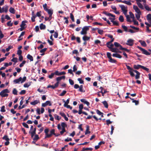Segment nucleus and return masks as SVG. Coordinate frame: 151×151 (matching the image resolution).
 I'll list each match as a JSON object with an SVG mask.
<instances>
[{
  "mask_svg": "<svg viewBox=\"0 0 151 151\" xmlns=\"http://www.w3.org/2000/svg\"><path fill=\"white\" fill-rule=\"evenodd\" d=\"M126 65L127 69L129 70V72L131 76L132 77L134 76V74L133 73V72L136 73V75L135 76V79H138L140 78V73L137 71V70H134L133 68H131L126 63H124Z\"/></svg>",
  "mask_w": 151,
  "mask_h": 151,
  "instance_id": "nucleus-1",
  "label": "nucleus"
},
{
  "mask_svg": "<svg viewBox=\"0 0 151 151\" xmlns=\"http://www.w3.org/2000/svg\"><path fill=\"white\" fill-rule=\"evenodd\" d=\"M49 131V130L48 128H46L45 129L44 132L45 133V139L50 137L52 135H54L55 137H58L60 135L59 134H56L55 133V130L54 129H52L50 131V134H48Z\"/></svg>",
  "mask_w": 151,
  "mask_h": 151,
  "instance_id": "nucleus-2",
  "label": "nucleus"
},
{
  "mask_svg": "<svg viewBox=\"0 0 151 151\" xmlns=\"http://www.w3.org/2000/svg\"><path fill=\"white\" fill-rule=\"evenodd\" d=\"M107 57L109 59L108 61L112 63H116L117 62L116 60L112 58L111 57V53L109 52H107L106 53Z\"/></svg>",
  "mask_w": 151,
  "mask_h": 151,
  "instance_id": "nucleus-3",
  "label": "nucleus"
},
{
  "mask_svg": "<svg viewBox=\"0 0 151 151\" xmlns=\"http://www.w3.org/2000/svg\"><path fill=\"white\" fill-rule=\"evenodd\" d=\"M9 93V91L8 89H5L0 92V96L2 97L8 96V94L5 93Z\"/></svg>",
  "mask_w": 151,
  "mask_h": 151,
  "instance_id": "nucleus-4",
  "label": "nucleus"
},
{
  "mask_svg": "<svg viewBox=\"0 0 151 151\" xmlns=\"http://www.w3.org/2000/svg\"><path fill=\"white\" fill-rule=\"evenodd\" d=\"M90 26H85L84 27L82 31L81 32V34L82 35H85L87 33V31L89 30Z\"/></svg>",
  "mask_w": 151,
  "mask_h": 151,
  "instance_id": "nucleus-5",
  "label": "nucleus"
},
{
  "mask_svg": "<svg viewBox=\"0 0 151 151\" xmlns=\"http://www.w3.org/2000/svg\"><path fill=\"white\" fill-rule=\"evenodd\" d=\"M74 88L75 89H77L79 88L78 91L81 92H85V90H83V86L81 85L80 86L77 84H75L74 85Z\"/></svg>",
  "mask_w": 151,
  "mask_h": 151,
  "instance_id": "nucleus-6",
  "label": "nucleus"
},
{
  "mask_svg": "<svg viewBox=\"0 0 151 151\" xmlns=\"http://www.w3.org/2000/svg\"><path fill=\"white\" fill-rule=\"evenodd\" d=\"M119 6L121 8V10L124 14L126 15L127 12V7H125L123 5H119Z\"/></svg>",
  "mask_w": 151,
  "mask_h": 151,
  "instance_id": "nucleus-7",
  "label": "nucleus"
},
{
  "mask_svg": "<svg viewBox=\"0 0 151 151\" xmlns=\"http://www.w3.org/2000/svg\"><path fill=\"white\" fill-rule=\"evenodd\" d=\"M137 47L142 52V53L146 55H150V53L148 52L147 50L141 47L138 46Z\"/></svg>",
  "mask_w": 151,
  "mask_h": 151,
  "instance_id": "nucleus-8",
  "label": "nucleus"
},
{
  "mask_svg": "<svg viewBox=\"0 0 151 151\" xmlns=\"http://www.w3.org/2000/svg\"><path fill=\"white\" fill-rule=\"evenodd\" d=\"M47 105L49 106L52 105V104L49 101H47L45 103H42V106L43 107H45Z\"/></svg>",
  "mask_w": 151,
  "mask_h": 151,
  "instance_id": "nucleus-9",
  "label": "nucleus"
},
{
  "mask_svg": "<svg viewBox=\"0 0 151 151\" xmlns=\"http://www.w3.org/2000/svg\"><path fill=\"white\" fill-rule=\"evenodd\" d=\"M36 128L35 127L32 131H29V134H31V138H33L34 135L36 134Z\"/></svg>",
  "mask_w": 151,
  "mask_h": 151,
  "instance_id": "nucleus-10",
  "label": "nucleus"
},
{
  "mask_svg": "<svg viewBox=\"0 0 151 151\" xmlns=\"http://www.w3.org/2000/svg\"><path fill=\"white\" fill-rule=\"evenodd\" d=\"M134 44V40L132 39H129L127 41V43H126V45L129 46H132Z\"/></svg>",
  "mask_w": 151,
  "mask_h": 151,
  "instance_id": "nucleus-11",
  "label": "nucleus"
},
{
  "mask_svg": "<svg viewBox=\"0 0 151 151\" xmlns=\"http://www.w3.org/2000/svg\"><path fill=\"white\" fill-rule=\"evenodd\" d=\"M55 75L57 76H61L63 75H65L66 74L65 72L63 71L61 72H59L58 71H55Z\"/></svg>",
  "mask_w": 151,
  "mask_h": 151,
  "instance_id": "nucleus-12",
  "label": "nucleus"
},
{
  "mask_svg": "<svg viewBox=\"0 0 151 151\" xmlns=\"http://www.w3.org/2000/svg\"><path fill=\"white\" fill-rule=\"evenodd\" d=\"M22 80V78L21 77H20L18 79H16L14 80L13 82L15 83H18Z\"/></svg>",
  "mask_w": 151,
  "mask_h": 151,
  "instance_id": "nucleus-13",
  "label": "nucleus"
},
{
  "mask_svg": "<svg viewBox=\"0 0 151 151\" xmlns=\"http://www.w3.org/2000/svg\"><path fill=\"white\" fill-rule=\"evenodd\" d=\"M81 101L84 104L87 105L88 106H89L90 105V103L88 101H86L85 99H82L81 100Z\"/></svg>",
  "mask_w": 151,
  "mask_h": 151,
  "instance_id": "nucleus-14",
  "label": "nucleus"
},
{
  "mask_svg": "<svg viewBox=\"0 0 151 151\" xmlns=\"http://www.w3.org/2000/svg\"><path fill=\"white\" fill-rule=\"evenodd\" d=\"M142 66L140 65H133V68L135 69L138 70L139 68H142Z\"/></svg>",
  "mask_w": 151,
  "mask_h": 151,
  "instance_id": "nucleus-15",
  "label": "nucleus"
},
{
  "mask_svg": "<svg viewBox=\"0 0 151 151\" xmlns=\"http://www.w3.org/2000/svg\"><path fill=\"white\" fill-rule=\"evenodd\" d=\"M112 56L119 58H122V56L118 53H113L112 54Z\"/></svg>",
  "mask_w": 151,
  "mask_h": 151,
  "instance_id": "nucleus-16",
  "label": "nucleus"
},
{
  "mask_svg": "<svg viewBox=\"0 0 151 151\" xmlns=\"http://www.w3.org/2000/svg\"><path fill=\"white\" fill-rule=\"evenodd\" d=\"M89 127L88 125H87L86 126V129L85 132V134L86 135L90 134L91 133V132L89 131Z\"/></svg>",
  "mask_w": 151,
  "mask_h": 151,
  "instance_id": "nucleus-17",
  "label": "nucleus"
},
{
  "mask_svg": "<svg viewBox=\"0 0 151 151\" xmlns=\"http://www.w3.org/2000/svg\"><path fill=\"white\" fill-rule=\"evenodd\" d=\"M110 50L112 52L117 53L118 52V49L116 48L110 47Z\"/></svg>",
  "mask_w": 151,
  "mask_h": 151,
  "instance_id": "nucleus-18",
  "label": "nucleus"
},
{
  "mask_svg": "<svg viewBox=\"0 0 151 151\" xmlns=\"http://www.w3.org/2000/svg\"><path fill=\"white\" fill-rule=\"evenodd\" d=\"M92 117H93L96 120V121H98V119L97 118V117L95 116H88L86 118V119H90Z\"/></svg>",
  "mask_w": 151,
  "mask_h": 151,
  "instance_id": "nucleus-19",
  "label": "nucleus"
},
{
  "mask_svg": "<svg viewBox=\"0 0 151 151\" xmlns=\"http://www.w3.org/2000/svg\"><path fill=\"white\" fill-rule=\"evenodd\" d=\"M65 76H63L57 77L56 78V80L57 81L59 82V81L61 80L62 79L64 80L65 79Z\"/></svg>",
  "mask_w": 151,
  "mask_h": 151,
  "instance_id": "nucleus-20",
  "label": "nucleus"
},
{
  "mask_svg": "<svg viewBox=\"0 0 151 151\" xmlns=\"http://www.w3.org/2000/svg\"><path fill=\"white\" fill-rule=\"evenodd\" d=\"M34 136V137H33V138H32L33 140L37 141L39 139V137L38 135L35 134Z\"/></svg>",
  "mask_w": 151,
  "mask_h": 151,
  "instance_id": "nucleus-21",
  "label": "nucleus"
},
{
  "mask_svg": "<svg viewBox=\"0 0 151 151\" xmlns=\"http://www.w3.org/2000/svg\"><path fill=\"white\" fill-rule=\"evenodd\" d=\"M90 37H88L86 36H84L82 37L83 40L84 41H86L90 39Z\"/></svg>",
  "mask_w": 151,
  "mask_h": 151,
  "instance_id": "nucleus-22",
  "label": "nucleus"
},
{
  "mask_svg": "<svg viewBox=\"0 0 151 151\" xmlns=\"http://www.w3.org/2000/svg\"><path fill=\"white\" fill-rule=\"evenodd\" d=\"M9 11L11 13L14 14L15 13L16 11L14 8H13L12 7H11L9 9Z\"/></svg>",
  "mask_w": 151,
  "mask_h": 151,
  "instance_id": "nucleus-23",
  "label": "nucleus"
},
{
  "mask_svg": "<svg viewBox=\"0 0 151 151\" xmlns=\"http://www.w3.org/2000/svg\"><path fill=\"white\" fill-rule=\"evenodd\" d=\"M45 11L48 13L49 14L52 15L53 13V10L51 9H47V10H46Z\"/></svg>",
  "mask_w": 151,
  "mask_h": 151,
  "instance_id": "nucleus-24",
  "label": "nucleus"
},
{
  "mask_svg": "<svg viewBox=\"0 0 151 151\" xmlns=\"http://www.w3.org/2000/svg\"><path fill=\"white\" fill-rule=\"evenodd\" d=\"M114 45L116 47L121 48L122 45L119 43L115 42L114 43Z\"/></svg>",
  "mask_w": 151,
  "mask_h": 151,
  "instance_id": "nucleus-25",
  "label": "nucleus"
},
{
  "mask_svg": "<svg viewBox=\"0 0 151 151\" xmlns=\"http://www.w3.org/2000/svg\"><path fill=\"white\" fill-rule=\"evenodd\" d=\"M78 113L79 114H81L82 113L86 115H88V114L86 112L82 111V110L79 109Z\"/></svg>",
  "mask_w": 151,
  "mask_h": 151,
  "instance_id": "nucleus-26",
  "label": "nucleus"
},
{
  "mask_svg": "<svg viewBox=\"0 0 151 151\" xmlns=\"http://www.w3.org/2000/svg\"><path fill=\"white\" fill-rule=\"evenodd\" d=\"M146 18L148 21H151V14H148L146 16Z\"/></svg>",
  "mask_w": 151,
  "mask_h": 151,
  "instance_id": "nucleus-27",
  "label": "nucleus"
},
{
  "mask_svg": "<svg viewBox=\"0 0 151 151\" xmlns=\"http://www.w3.org/2000/svg\"><path fill=\"white\" fill-rule=\"evenodd\" d=\"M27 58L30 61H33V58L32 56L29 54L27 55Z\"/></svg>",
  "mask_w": 151,
  "mask_h": 151,
  "instance_id": "nucleus-28",
  "label": "nucleus"
},
{
  "mask_svg": "<svg viewBox=\"0 0 151 151\" xmlns=\"http://www.w3.org/2000/svg\"><path fill=\"white\" fill-rule=\"evenodd\" d=\"M27 22V21L26 20L23 21L22 22L21 24L20 25V26L21 27H24V26L26 25L25 23Z\"/></svg>",
  "mask_w": 151,
  "mask_h": 151,
  "instance_id": "nucleus-29",
  "label": "nucleus"
},
{
  "mask_svg": "<svg viewBox=\"0 0 151 151\" xmlns=\"http://www.w3.org/2000/svg\"><path fill=\"white\" fill-rule=\"evenodd\" d=\"M70 99V98H68L67 100L66 101L64 100V99L63 100V102L65 103L64 104V106H66V105H68V104L69 103Z\"/></svg>",
  "mask_w": 151,
  "mask_h": 151,
  "instance_id": "nucleus-30",
  "label": "nucleus"
},
{
  "mask_svg": "<svg viewBox=\"0 0 151 151\" xmlns=\"http://www.w3.org/2000/svg\"><path fill=\"white\" fill-rule=\"evenodd\" d=\"M40 27L41 29H44L46 28V26L43 23H41L40 24Z\"/></svg>",
  "mask_w": 151,
  "mask_h": 151,
  "instance_id": "nucleus-31",
  "label": "nucleus"
},
{
  "mask_svg": "<svg viewBox=\"0 0 151 151\" xmlns=\"http://www.w3.org/2000/svg\"><path fill=\"white\" fill-rule=\"evenodd\" d=\"M32 82H29L25 83L24 85V87L25 88L28 87L31 84Z\"/></svg>",
  "mask_w": 151,
  "mask_h": 151,
  "instance_id": "nucleus-32",
  "label": "nucleus"
},
{
  "mask_svg": "<svg viewBox=\"0 0 151 151\" xmlns=\"http://www.w3.org/2000/svg\"><path fill=\"white\" fill-rule=\"evenodd\" d=\"M38 103H39V101L37 100H35L34 101L30 103V104L33 105H35L37 104Z\"/></svg>",
  "mask_w": 151,
  "mask_h": 151,
  "instance_id": "nucleus-33",
  "label": "nucleus"
},
{
  "mask_svg": "<svg viewBox=\"0 0 151 151\" xmlns=\"http://www.w3.org/2000/svg\"><path fill=\"white\" fill-rule=\"evenodd\" d=\"M139 42L142 46L144 47L146 46L147 45L145 41H142V40H140Z\"/></svg>",
  "mask_w": 151,
  "mask_h": 151,
  "instance_id": "nucleus-34",
  "label": "nucleus"
},
{
  "mask_svg": "<svg viewBox=\"0 0 151 151\" xmlns=\"http://www.w3.org/2000/svg\"><path fill=\"white\" fill-rule=\"evenodd\" d=\"M102 104L104 105V107L106 108H107L108 107V104L107 102L106 101H104L102 102Z\"/></svg>",
  "mask_w": 151,
  "mask_h": 151,
  "instance_id": "nucleus-35",
  "label": "nucleus"
},
{
  "mask_svg": "<svg viewBox=\"0 0 151 151\" xmlns=\"http://www.w3.org/2000/svg\"><path fill=\"white\" fill-rule=\"evenodd\" d=\"M129 14L130 17L132 19V20L135 19L133 13L132 12H129Z\"/></svg>",
  "mask_w": 151,
  "mask_h": 151,
  "instance_id": "nucleus-36",
  "label": "nucleus"
},
{
  "mask_svg": "<svg viewBox=\"0 0 151 151\" xmlns=\"http://www.w3.org/2000/svg\"><path fill=\"white\" fill-rule=\"evenodd\" d=\"M83 151H86V150H90V151H92L93 150V148H91V147H89V148H88V147L85 148V147H84V148H83Z\"/></svg>",
  "mask_w": 151,
  "mask_h": 151,
  "instance_id": "nucleus-37",
  "label": "nucleus"
},
{
  "mask_svg": "<svg viewBox=\"0 0 151 151\" xmlns=\"http://www.w3.org/2000/svg\"><path fill=\"white\" fill-rule=\"evenodd\" d=\"M137 4L139 8L142 9H144L143 6L141 3L140 2H137Z\"/></svg>",
  "mask_w": 151,
  "mask_h": 151,
  "instance_id": "nucleus-38",
  "label": "nucleus"
},
{
  "mask_svg": "<svg viewBox=\"0 0 151 151\" xmlns=\"http://www.w3.org/2000/svg\"><path fill=\"white\" fill-rule=\"evenodd\" d=\"M3 139L5 140L6 141H9V139L8 138V136L7 135H4L2 138Z\"/></svg>",
  "mask_w": 151,
  "mask_h": 151,
  "instance_id": "nucleus-39",
  "label": "nucleus"
},
{
  "mask_svg": "<svg viewBox=\"0 0 151 151\" xmlns=\"http://www.w3.org/2000/svg\"><path fill=\"white\" fill-rule=\"evenodd\" d=\"M111 21L113 23V24L114 25H116L117 26H118L119 25V23L116 21L111 20Z\"/></svg>",
  "mask_w": 151,
  "mask_h": 151,
  "instance_id": "nucleus-40",
  "label": "nucleus"
},
{
  "mask_svg": "<svg viewBox=\"0 0 151 151\" xmlns=\"http://www.w3.org/2000/svg\"><path fill=\"white\" fill-rule=\"evenodd\" d=\"M70 17L71 19V20H72V21L73 22H75L74 18V16L72 13H70Z\"/></svg>",
  "mask_w": 151,
  "mask_h": 151,
  "instance_id": "nucleus-41",
  "label": "nucleus"
},
{
  "mask_svg": "<svg viewBox=\"0 0 151 151\" xmlns=\"http://www.w3.org/2000/svg\"><path fill=\"white\" fill-rule=\"evenodd\" d=\"M119 20L121 22H123L124 21V19L122 15H120L119 17Z\"/></svg>",
  "mask_w": 151,
  "mask_h": 151,
  "instance_id": "nucleus-42",
  "label": "nucleus"
},
{
  "mask_svg": "<svg viewBox=\"0 0 151 151\" xmlns=\"http://www.w3.org/2000/svg\"><path fill=\"white\" fill-rule=\"evenodd\" d=\"M4 12H5L6 13L8 12L9 6H4Z\"/></svg>",
  "mask_w": 151,
  "mask_h": 151,
  "instance_id": "nucleus-43",
  "label": "nucleus"
},
{
  "mask_svg": "<svg viewBox=\"0 0 151 151\" xmlns=\"http://www.w3.org/2000/svg\"><path fill=\"white\" fill-rule=\"evenodd\" d=\"M126 17L127 18V20L128 22H131L132 21L131 20L130 17L129 15H127L126 16Z\"/></svg>",
  "mask_w": 151,
  "mask_h": 151,
  "instance_id": "nucleus-44",
  "label": "nucleus"
},
{
  "mask_svg": "<svg viewBox=\"0 0 151 151\" xmlns=\"http://www.w3.org/2000/svg\"><path fill=\"white\" fill-rule=\"evenodd\" d=\"M122 3L126 4L127 5H132V3L129 1H122Z\"/></svg>",
  "mask_w": 151,
  "mask_h": 151,
  "instance_id": "nucleus-45",
  "label": "nucleus"
},
{
  "mask_svg": "<svg viewBox=\"0 0 151 151\" xmlns=\"http://www.w3.org/2000/svg\"><path fill=\"white\" fill-rule=\"evenodd\" d=\"M141 14L140 13H136L135 14L137 20H139L140 17V15Z\"/></svg>",
  "mask_w": 151,
  "mask_h": 151,
  "instance_id": "nucleus-46",
  "label": "nucleus"
},
{
  "mask_svg": "<svg viewBox=\"0 0 151 151\" xmlns=\"http://www.w3.org/2000/svg\"><path fill=\"white\" fill-rule=\"evenodd\" d=\"M61 126L62 127V128H65V127H67V124L64 122H62L61 123Z\"/></svg>",
  "mask_w": 151,
  "mask_h": 151,
  "instance_id": "nucleus-47",
  "label": "nucleus"
},
{
  "mask_svg": "<svg viewBox=\"0 0 151 151\" xmlns=\"http://www.w3.org/2000/svg\"><path fill=\"white\" fill-rule=\"evenodd\" d=\"M12 93L15 95L17 94V91L16 88H14L12 91Z\"/></svg>",
  "mask_w": 151,
  "mask_h": 151,
  "instance_id": "nucleus-48",
  "label": "nucleus"
},
{
  "mask_svg": "<svg viewBox=\"0 0 151 151\" xmlns=\"http://www.w3.org/2000/svg\"><path fill=\"white\" fill-rule=\"evenodd\" d=\"M13 47L12 46L9 45L8 47L6 49V50L7 52H8L10 49L13 48Z\"/></svg>",
  "mask_w": 151,
  "mask_h": 151,
  "instance_id": "nucleus-49",
  "label": "nucleus"
},
{
  "mask_svg": "<svg viewBox=\"0 0 151 151\" xmlns=\"http://www.w3.org/2000/svg\"><path fill=\"white\" fill-rule=\"evenodd\" d=\"M80 84H84V81L81 78H78L77 79Z\"/></svg>",
  "mask_w": 151,
  "mask_h": 151,
  "instance_id": "nucleus-50",
  "label": "nucleus"
},
{
  "mask_svg": "<svg viewBox=\"0 0 151 151\" xmlns=\"http://www.w3.org/2000/svg\"><path fill=\"white\" fill-rule=\"evenodd\" d=\"M59 116L57 115V114H55L54 115V117L55 119L58 120H59L61 118V117L59 118Z\"/></svg>",
  "mask_w": 151,
  "mask_h": 151,
  "instance_id": "nucleus-51",
  "label": "nucleus"
},
{
  "mask_svg": "<svg viewBox=\"0 0 151 151\" xmlns=\"http://www.w3.org/2000/svg\"><path fill=\"white\" fill-rule=\"evenodd\" d=\"M55 73H52L50 75H49L48 76V78L50 79L52 78L55 75Z\"/></svg>",
  "mask_w": 151,
  "mask_h": 151,
  "instance_id": "nucleus-52",
  "label": "nucleus"
},
{
  "mask_svg": "<svg viewBox=\"0 0 151 151\" xmlns=\"http://www.w3.org/2000/svg\"><path fill=\"white\" fill-rule=\"evenodd\" d=\"M26 63V61H25V60H24L22 61V63H21L20 65H19V67L21 68V67H22L23 66H24V65Z\"/></svg>",
  "mask_w": 151,
  "mask_h": 151,
  "instance_id": "nucleus-53",
  "label": "nucleus"
},
{
  "mask_svg": "<svg viewBox=\"0 0 151 151\" xmlns=\"http://www.w3.org/2000/svg\"><path fill=\"white\" fill-rule=\"evenodd\" d=\"M7 24L8 26L12 27L13 25V23H11V21H10L7 22Z\"/></svg>",
  "mask_w": 151,
  "mask_h": 151,
  "instance_id": "nucleus-54",
  "label": "nucleus"
},
{
  "mask_svg": "<svg viewBox=\"0 0 151 151\" xmlns=\"http://www.w3.org/2000/svg\"><path fill=\"white\" fill-rule=\"evenodd\" d=\"M103 30L102 29H98V32L99 34L101 35L103 34Z\"/></svg>",
  "mask_w": 151,
  "mask_h": 151,
  "instance_id": "nucleus-55",
  "label": "nucleus"
},
{
  "mask_svg": "<svg viewBox=\"0 0 151 151\" xmlns=\"http://www.w3.org/2000/svg\"><path fill=\"white\" fill-rule=\"evenodd\" d=\"M23 126L25 128H29V127L28 124L25 122H23L22 123Z\"/></svg>",
  "mask_w": 151,
  "mask_h": 151,
  "instance_id": "nucleus-56",
  "label": "nucleus"
},
{
  "mask_svg": "<svg viewBox=\"0 0 151 151\" xmlns=\"http://www.w3.org/2000/svg\"><path fill=\"white\" fill-rule=\"evenodd\" d=\"M27 78L26 76H24L23 78H22V80L21 81V83H23L26 80Z\"/></svg>",
  "mask_w": 151,
  "mask_h": 151,
  "instance_id": "nucleus-57",
  "label": "nucleus"
},
{
  "mask_svg": "<svg viewBox=\"0 0 151 151\" xmlns=\"http://www.w3.org/2000/svg\"><path fill=\"white\" fill-rule=\"evenodd\" d=\"M5 106H3L1 107V111L2 112H5L6 111V110L5 109Z\"/></svg>",
  "mask_w": 151,
  "mask_h": 151,
  "instance_id": "nucleus-58",
  "label": "nucleus"
},
{
  "mask_svg": "<svg viewBox=\"0 0 151 151\" xmlns=\"http://www.w3.org/2000/svg\"><path fill=\"white\" fill-rule=\"evenodd\" d=\"M122 28L124 29V31L126 32L127 31V28L126 26L125 25H122Z\"/></svg>",
  "mask_w": 151,
  "mask_h": 151,
  "instance_id": "nucleus-59",
  "label": "nucleus"
},
{
  "mask_svg": "<svg viewBox=\"0 0 151 151\" xmlns=\"http://www.w3.org/2000/svg\"><path fill=\"white\" fill-rule=\"evenodd\" d=\"M66 91H63L62 93L60 94L59 96H63L66 93Z\"/></svg>",
  "mask_w": 151,
  "mask_h": 151,
  "instance_id": "nucleus-60",
  "label": "nucleus"
},
{
  "mask_svg": "<svg viewBox=\"0 0 151 151\" xmlns=\"http://www.w3.org/2000/svg\"><path fill=\"white\" fill-rule=\"evenodd\" d=\"M96 112L99 115H101L102 114H103V113L101 112L99 110L97 109L96 111Z\"/></svg>",
  "mask_w": 151,
  "mask_h": 151,
  "instance_id": "nucleus-61",
  "label": "nucleus"
},
{
  "mask_svg": "<svg viewBox=\"0 0 151 151\" xmlns=\"http://www.w3.org/2000/svg\"><path fill=\"white\" fill-rule=\"evenodd\" d=\"M53 36L55 38H57L58 36V33L57 32H54V34H53Z\"/></svg>",
  "mask_w": 151,
  "mask_h": 151,
  "instance_id": "nucleus-62",
  "label": "nucleus"
},
{
  "mask_svg": "<svg viewBox=\"0 0 151 151\" xmlns=\"http://www.w3.org/2000/svg\"><path fill=\"white\" fill-rule=\"evenodd\" d=\"M77 70V66L76 65H75L73 68V71L74 72L76 71Z\"/></svg>",
  "mask_w": 151,
  "mask_h": 151,
  "instance_id": "nucleus-63",
  "label": "nucleus"
},
{
  "mask_svg": "<svg viewBox=\"0 0 151 151\" xmlns=\"http://www.w3.org/2000/svg\"><path fill=\"white\" fill-rule=\"evenodd\" d=\"M69 82L70 84L71 85H73L74 84V81L73 80H72L71 79H69Z\"/></svg>",
  "mask_w": 151,
  "mask_h": 151,
  "instance_id": "nucleus-64",
  "label": "nucleus"
}]
</instances>
